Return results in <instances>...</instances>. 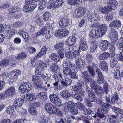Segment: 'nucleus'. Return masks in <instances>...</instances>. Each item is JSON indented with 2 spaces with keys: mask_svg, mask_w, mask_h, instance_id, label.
I'll list each match as a JSON object with an SVG mask.
<instances>
[{
  "mask_svg": "<svg viewBox=\"0 0 123 123\" xmlns=\"http://www.w3.org/2000/svg\"><path fill=\"white\" fill-rule=\"evenodd\" d=\"M70 111L72 114L74 115L78 113V110L74 108V106L70 107Z\"/></svg>",
  "mask_w": 123,
  "mask_h": 123,
  "instance_id": "nucleus-53",
  "label": "nucleus"
},
{
  "mask_svg": "<svg viewBox=\"0 0 123 123\" xmlns=\"http://www.w3.org/2000/svg\"><path fill=\"white\" fill-rule=\"evenodd\" d=\"M86 10V8L81 7L76 9L73 12V15L77 17H82Z\"/></svg>",
  "mask_w": 123,
  "mask_h": 123,
  "instance_id": "nucleus-9",
  "label": "nucleus"
},
{
  "mask_svg": "<svg viewBox=\"0 0 123 123\" xmlns=\"http://www.w3.org/2000/svg\"><path fill=\"white\" fill-rule=\"evenodd\" d=\"M49 97L50 101L56 106L60 107L62 105V101L59 98L57 93L51 94L49 95Z\"/></svg>",
  "mask_w": 123,
  "mask_h": 123,
  "instance_id": "nucleus-3",
  "label": "nucleus"
},
{
  "mask_svg": "<svg viewBox=\"0 0 123 123\" xmlns=\"http://www.w3.org/2000/svg\"><path fill=\"white\" fill-rule=\"evenodd\" d=\"M98 11L99 12L102 13L104 14L108 12L107 8H106L105 7H100L99 8Z\"/></svg>",
  "mask_w": 123,
  "mask_h": 123,
  "instance_id": "nucleus-58",
  "label": "nucleus"
},
{
  "mask_svg": "<svg viewBox=\"0 0 123 123\" xmlns=\"http://www.w3.org/2000/svg\"><path fill=\"white\" fill-rule=\"evenodd\" d=\"M10 5V3L7 2L4 3H1L0 5V7L3 8H4L8 7Z\"/></svg>",
  "mask_w": 123,
  "mask_h": 123,
  "instance_id": "nucleus-62",
  "label": "nucleus"
},
{
  "mask_svg": "<svg viewBox=\"0 0 123 123\" xmlns=\"http://www.w3.org/2000/svg\"><path fill=\"white\" fill-rule=\"evenodd\" d=\"M97 46L96 43L95 42H92L91 44L90 50L91 52H94L95 51Z\"/></svg>",
  "mask_w": 123,
  "mask_h": 123,
  "instance_id": "nucleus-42",
  "label": "nucleus"
},
{
  "mask_svg": "<svg viewBox=\"0 0 123 123\" xmlns=\"http://www.w3.org/2000/svg\"><path fill=\"white\" fill-rule=\"evenodd\" d=\"M24 102L23 99L19 98L16 99L14 102L13 104L17 107H19L22 106Z\"/></svg>",
  "mask_w": 123,
  "mask_h": 123,
  "instance_id": "nucleus-30",
  "label": "nucleus"
},
{
  "mask_svg": "<svg viewBox=\"0 0 123 123\" xmlns=\"http://www.w3.org/2000/svg\"><path fill=\"white\" fill-rule=\"evenodd\" d=\"M49 57L51 60L56 62L60 61V59H61L59 55H58L55 53H51Z\"/></svg>",
  "mask_w": 123,
  "mask_h": 123,
  "instance_id": "nucleus-22",
  "label": "nucleus"
},
{
  "mask_svg": "<svg viewBox=\"0 0 123 123\" xmlns=\"http://www.w3.org/2000/svg\"><path fill=\"white\" fill-rule=\"evenodd\" d=\"M22 37L24 39L25 42H28L29 40L30 36L28 33L25 31H24V33L22 35Z\"/></svg>",
  "mask_w": 123,
  "mask_h": 123,
  "instance_id": "nucleus-50",
  "label": "nucleus"
},
{
  "mask_svg": "<svg viewBox=\"0 0 123 123\" xmlns=\"http://www.w3.org/2000/svg\"><path fill=\"white\" fill-rule=\"evenodd\" d=\"M29 112L32 115H34L36 114L37 111L35 108L32 105L28 109Z\"/></svg>",
  "mask_w": 123,
  "mask_h": 123,
  "instance_id": "nucleus-45",
  "label": "nucleus"
},
{
  "mask_svg": "<svg viewBox=\"0 0 123 123\" xmlns=\"http://www.w3.org/2000/svg\"><path fill=\"white\" fill-rule=\"evenodd\" d=\"M55 109V106H53L51 103H48L45 105L44 109L49 114H52Z\"/></svg>",
  "mask_w": 123,
  "mask_h": 123,
  "instance_id": "nucleus-11",
  "label": "nucleus"
},
{
  "mask_svg": "<svg viewBox=\"0 0 123 123\" xmlns=\"http://www.w3.org/2000/svg\"><path fill=\"white\" fill-rule=\"evenodd\" d=\"M117 117L115 115L110 116L108 118L109 122L110 123H115L117 120Z\"/></svg>",
  "mask_w": 123,
  "mask_h": 123,
  "instance_id": "nucleus-43",
  "label": "nucleus"
},
{
  "mask_svg": "<svg viewBox=\"0 0 123 123\" xmlns=\"http://www.w3.org/2000/svg\"><path fill=\"white\" fill-rule=\"evenodd\" d=\"M117 47L119 48L123 47V37L119 38L117 43Z\"/></svg>",
  "mask_w": 123,
  "mask_h": 123,
  "instance_id": "nucleus-48",
  "label": "nucleus"
},
{
  "mask_svg": "<svg viewBox=\"0 0 123 123\" xmlns=\"http://www.w3.org/2000/svg\"><path fill=\"white\" fill-rule=\"evenodd\" d=\"M96 72L97 75V78H104V76L100 69L97 68L96 70Z\"/></svg>",
  "mask_w": 123,
  "mask_h": 123,
  "instance_id": "nucleus-49",
  "label": "nucleus"
},
{
  "mask_svg": "<svg viewBox=\"0 0 123 123\" xmlns=\"http://www.w3.org/2000/svg\"><path fill=\"white\" fill-rule=\"evenodd\" d=\"M83 113L85 115H90L93 114V112L89 108H88L87 109L85 108V110L83 111Z\"/></svg>",
  "mask_w": 123,
  "mask_h": 123,
  "instance_id": "nucleus-55",
  "label": "nucleus"
},
{
  "mask_svg": "<svg viewBox=\"0 0 123 123\" xmlns=\"http://www.w3.org/2000/svg\"><path fill=\"white\" fill-rule=\"evenodd\" d=\"M97 101L96 103L98 105H100L101 106L98 109V111L99 112H105L106 110H108V109H110L111 105L107 103L105 104L102 101V100L101 98H99Z\"/></svg>",
  "mask_w": 123,
  "mask_h": 123,
  "instance_id": "nucleus-4",
  "label": "nucleus"
},
{
  "mask_svg": "<svg viewBox=\"0 0 123 123\" xmlns=\"http://www.w3.org/2000/svg\"><path fill=\"white\" fill-rule=\"evenodd\" d=\"M23 22L21 21H18L14 23L13 24V26L15 28L19 27L23 25Z\"/></svg>",
  "mask_w": 123,
  "mask_h": 123,
  "instance_id": "nucleus-63",
  "label": "nucleus"
},
{
  "mask_svg": "<svg viewBox=\"0 0 123 123\" xmlns=\"http://www.w3.org/2000/svg\"><path fill=\"white\" fill-rule=\"evenodd\" d=\"M70 47L69 46H67L66 47V48L65 50V56L67 58L70 59H72V54L70 50Z\"/></svg>",
  "mask_w": 123,
  "mask_h": 123,
  "instance_id": "nucleus-24",
  "label": "nucleus"
},
{
  "mask_svg": "<svg viewBox=\"0 0 123 123\" xmlns=\"http://www.w3.org/2000/svg\"><path fill=\"white\" fill-rule=\"evenodd\" d=\"M64 79L65 82L68 85H70L72 83V80L66 76H64Z\"/></svg>",
  "mask_w": 123,
  "mask_h": 123,
  "instance_id": "nucleus-61",
  "label": "nucleus"
},
{
  "mask_svg": "<svg viewBox=\"0 0 123 123\" xmlns=\"http://www.w3.org/2000/svg\"><path fill=\"white\" fill-rule=\"evenodd\" d=\"M69 33V31L66 29H59L56 31L54 34L56 37L62 38L68 36Z\"/></svg>",
  "mask_w": 123,
  "mask_h": 123,
  "instance_id": "nucleus-7",
  "label": "nucleus"
},
{
  "mask_svg": "<svg viewBox=\"0 0 123 123\" xmlns=\"http://www.w3.org/2000/svg\"><path fill=\"white\" fill-rule=\"evenodd\" d=\"M110 56V54L109 53L107 52H104L98 56L99 60L106 59L108 58Z\"/></svg>",
  "mask_w": 123,
  "mask_h": 123,
  "instance_id": "nucleus-32",
  "label": "nucleus"
},
{
  "mask_svg": "<svg viewBox=\"0 0 123 123\" xmlns=\"http://www.w3.org/2000/svg\"><path fill=\"white\" fill-rule=\"evenodd\" d=\"M15 93V90L13 87H10L6 90L5 92L6 95L8 97H11L13 96Z\"/></svg>",
  "mask_w": 123,
  "mask_h": 123,
  "instance_id": "nucleus-21",
  "label": "nucleus"
},
{
  "mask_svg": "<svg viewBox=\"0 0 123 123\" xmlns=\"http://www.w3.org/2000/svg\"><path fill=\"white\" fill-rule=\"evenodd\" d=\"M61 95L62 97L68 99L71 97V94L70 92L67 90H64L61 92Z\"/></svg>",
  "mask_w": 123,
  "mask_h": 123,
  "instance_id": "nucleus-28",
  "label": "nucleus"
},
{
  "mask_svg": "<svg viewBox=\"0 0 123 123\" xmlns=\"http://www.w3.org/2000/svg\"><path fill=\"white\" fill-rule=\"evenodd\" d=\"M72 56V59H73L74 58H75V60L80 58V55L78 51V50L75 51L73 53Z\"/></svg>",
  "mask_w": 123,
  "mask_h": 123,
  "instance_id": "nucleus-44",
  "label": "nucleus"
},
{
  "mask_svg": "<svg viewBox=\"0 0 123 123\" xmlns=\"http://www.w3.org/2000/svg\"><path fill=\"white\" fill-rule=\"evenodd\" d=\"M35 20L37 24L40 26H42L43 25V22L40 17H36L35 18Z\"/></svg>",
  "mask_w": 123,
  "mask_h": 123,
  "instance_id": "nucleus-38",
  "label": "nucleus"
},
{
  "mask_svg": "<svg viewBox=\"0 0 123 123\" xmlns=\"http://www.w3.org/2000/svg\"><path fill=\"white\" fill-rule=\"evenodd\" d=\"M103 35L102 34V32L98 31V29L96 31H95L94 38H99L100 37L102 36Z\"/></svg>",
  "mask_w": 123,
  "mask_h": 123,
  "instance_id": "nucleus-54",
  "label": "nucleus"
},
{
  "mask_svg": "<svg viewBox=\"0 0 123 123\" xmlns=\"http://www.w3.org/2000/svg\"><path fill=\"white\" fill-rule=\"evenodd\" d=\"M20 71L18 69H14L11 72L10 74V77L9 78V81L10 83L12 84L13 82L15 81L18 79V77L21 74Z\"/></svg>",
  "mask_w": 123,
  "mask_h": 123,
  "instance_id": "nucleus-5",
  "label": "nucleus"
},
{
  "mask_svg": "<svg viewBox=\"0 0 123 123\" xmlns=\"http://www.w3.org/2000/svg\"><path fill=\"white\" fill-rule=\"evenodd\" d=\"M107 29V27L105 24L100 25L98 28V31L102 32L103 35Z\"/></svg>",
  "mask_w": 123,
  "mask_h": 123,
  "instance_id": "nucleus-33",
  "label": "nucleus"
},
{
  "mask_svg": "<svg viewBox=\"0 0 123 123\" xmlns=\"http://www.w3.org/2000/svg\"><path fill=\"white\" fill-rule=\"evenodd\" d=\"M31 80L33 82L35 86L40 88L42 84V81L41 78L35 75H32L31 77Z\"/></svg>",
  "mask_w": 123,
  "mask_h": 123,
  "instance_id": "nucleus-10",
  "label": "nucleus"
},
{
  "mask_svg": "<svg viewBox=\"0 0 123 123\" xmlns=\"http://www.w3.org/2000/svg\"><path fill=\"white\" fill-rule=\"evenodd\" d=\"M81 74L83 79L86 81H89L90 79L91 78L88 72L86 71L81 72Z\"/></svg>",
  "mask_w": 123,
  "mask_h": 123,
  "instance_id": "nucleus-26",
  "label": "nucleus"
},
{
  "mask_svg": "<svg viewBox=\"0 0 123 123\" xmlns=\"http://www.w3.org/2000/svg\"><path fill=\"white\" fill-rule=\"evenodd\" d=\"M75 64L78 66L80 70L81 69L85 67L86 64L84 59L80 58L75 60Z\"/></svg>",
  "mask_w": 123,
  "mask_h": 123,
  "instance_id": "nucleus-15",
  "label": "nucleus"
},
{
  "mask_svg": "<svg viewBox=\"0 0 123 123\" xmlns=\"http://www.w3.org/2000/svg\"><path fill=\"white\" fill-rule=\"evenodd\" d=\"M99 66L103 71H107L108 70L107 64L104 61H103L99 63Z\"/></svg>",
  "mask_w": 123,
  "mask_h": 123,
  "instance_id": "nucleus-27",
  "label": "nucleus"
},
{
  "mask_svg": "<svg viewBox=\"0 0 123 123\" xmlns=\"http://www.w3.org/2000/svg\"><path fill=\"white\" fill-rule=\"evenodd\" d=\"M73 65L71 63L69 62L67 64L66 67L63 68V73L65 75H68L71 73V69L73 66Z\"/></svg>",
  "mask_w": 123,
  "mask_h": 123,
  "instance_id": "nucleus-16",
  "label": "nucleus"
},
{
  "mask_svg": "<svg viewBox=\"0 0 123 123\" xmlns=\"http://www.w3.org/2000/svg\"><path fill=\"white\" fill-rule=\"evenodd\" d=\"M119 60L118 56L117 55H114L111 57L110 61V66L111 68H114L117 63Z\"/></svg>",
  "mask_w": 123,
  "mask_h": 123,
  "instance_id": "nucleus-18",
  "label": "nucleus"
},
{
  "mask_svg": "<svg viewBox=\"0 0 123 123\" xmlns=\"http://www.w3.org/2000/svg\"><path fill=\"white\" fill-rule=\"evenodd\" d=\"M18 8L16 7H11L8 9V11L9 13H13L17 12Z\"/></svg>",
  "mask_w": 123,
  "mask_h": 123,
  "instance_id": "nucleus-56",
  "label": "nucleus"
},
{
  "mask_svg": "<svg viewBox=\"0 0 123 123\" xmlns=\"http://www.w3.org/2000/svg\"><path fill=\"white\" fill-rule=\"evenodd\" d=\"M65 45L63 43L60 42L54 46L55 49L57 52L61 59H62L64 57V49Z\"/></svg>",
  "mask_w": 123,
  "mask_h": 123,
  "instance_id": "nucleus-2",
  "label": "nucleus"
},
{
  "mask_svg": "<svg viewBox=\"0 0 123 123\" xmlns=\"http://www.w3.org/2000/svg\"><path fill=\"white\" fill-rule=\"evenodd\" d=\"M46 0H38L40 1L39 4V10H42L44 9L46 7Z\"/></svg>",
  "mask_w": 123,
  "mask_h": 123,
  "instance_id": "nucleus-31",
  "label": "nucleus"
},
{
  "mask_svg": "<svg viewBox=\"0 0 123 123\" xmlns=\"http://www.w3.org/2000/svg\"><path fill=\"white\" fill-rule=\"evenodd\" d=\"M38 62L39 65L36 68L35 73L39 77H41L44 74V69L47 67V65L45 63L42 61H38Z\"/></svg>",
  "mask_w": 123,
  "mask_h": 123,
  "instance_id": "nucleus-1",
  "label": "nucleus"
},
{
  "mask_svg": "<svg viewBox=\"0 0 123 123\" xmlns=\"http://www.w3.org/2000/svg\"><path fill=\"white\" fill-rule=\"evenodd\" d=\"M14 106L13 105L12 106H10L7 107L6 109L7 112V113L11 114L13 112V106Z\"/></svg>",
  "mask_w": 123,
  "mask_h": 123,
  "instance_id": "nucleus-59",
  "label": "nucleus"
},
{
  "mask_svg": "<svg viewBox=\"0 0 123 123\" xmlns=\"http://www.w3.org/2000/svg\"><path fill=\"white\" fill-rule=\"evenodd\" d=\"M103 87V90L105 93L106 94H108L109 92V89L108 84L106 82L104 84Z\"/></svg>",
  "mask_w": 123,
  "mask_h": 123,
  "instance_id": "nucleus-52",
  "label": "nucleus"
},
{
  "mask_svg": "<svg viewBox=\"0 0 123 123\" xmlns=\"http://www.w3.org/2000/svg\"><path fill=\"white\" fill-rule=\"evenodd\" d=\"M72 96L73 97L79 101H82V98L79 93L75 92H73V94H72Z\"/></svg>",
  "mask_w": 123,
  "mask_h": 123,
  "instance_id": "nucleus-39",
  "label": "nucleus"
},
{
  "mask_svg": "<svg viewBox=\"0 0 123 123\" xmlns=\"http://www.w3.org/2000/svg\"><path fill=\"white\" fill-rule=\"evenodd\" d=\"M87 98L89 101L91 102H95L97 99V97L95 95V92L91 94L88 95Z\"/></svg>",
  "mask_w": 123,
  "mask_h": 123,
  "instance_id": "nucleus-35",
  "label": "nucleus"
},
{
  "mask_svg": "<svg viewBox=\"0 0 123 123\" xmlns=\"http://www.w3.org/2000/svg\"><path fill=\"white\" fill-rule=\"evenodd\" d=\"M100 49L102 50H105L108 48L110 43L107 41L104 40L101 42Z\"/></svg>",
  "mask_w": 123,
  "mask_h": 123,
  "instance_id": "nucleus-23",
  "label": "nucleus"
},
{
  "mask_svg": "<svg viewBox=\"0 0 123 123\" xmlns=\"http://www.w3.org/2000/svg\"><path fill=\"white\" fill-rule=\"evenodd\" d=\"M100 18L97 14H91L88 17V20L91 22L95 23L99 20Z\"/></svg>",
  "mask_w": 123,
  "mask_h": 123,
  "instance_id": "nucleus-20",
  "label": "nucleus"
},
{
  "mask_svg": "<svg viewBox=\"0 0 123 123\" xmlns=\"http://www.w3.org/2000/svg\"><path fill=\"white\" fill-rule=\"evenodd\" d=\"M37 96L36 94L32 93H29L26 95V98L29 100V101H35L36 100Z\"/></svg>",
  "mask_w": 123,
  "mask_h": 123,
  "instance_id": "nucleus-29",
  "label": "nucleus"
},
{
  "mask_svg": "<svg viewBox=\"0 0 123 123\" xmlns=\"http://www.w3.org/2000/svg\"><path fill=\"white\" fill-rule=\"evenodd\" d=\"M87 82H90V87L93 90L95 89L97 85H98L96 81L91 78L90 79L89 81H87Z\"/></svg>",
  "mask_w": 123,
  "mask_h": 123,
  "instance_id": "nucleus-37",
  "label": "nucleus"
},
{
  "mask_svg": "<svg viewBox=\"0 0 123 123\" xmlns=\"http://www.w3.org/2000/svg\"><path fill=\"white\" fill-rule=\"evenodd\" d=\"M50 16V14L49 12H45L43 15V18L45 21H47Z\"/></svg>",
  "mask_w": 123,
  "mask_h": 123,
  "instance_id": "nucleus-47",
  "label": "nucleus"
},
{
  "mask_svg": "<svg viewBox=\"0 0 123 123\" xmlns=\"http://www.w3.org/2000/svg\"><path fill=\"white\" fill-rule=\"evenodd\" d=\"M112 42L115 43L118 39V34L116 30L113 29H111L108 35Z\"/></svg>",
  "mask_w": 123,
  "mask_h": 123,
  "instance_id": "nucleus-8",
  "label": "nucleus"
},
{
  "mask_svg": "<svg viewBox=\"0 0 123 123\" xmlns=\"http://www.w3.org/2000/svg\"><path fill=\"white\" fill-rule=\"evenodd\" d=\"M54 3V8H58L62 6L63 3V1L62 0H58L53 2Z\"/></svg>",
  "mask_w": 123,
  "mask_h": 123,
  "instance_id": "nucleus-36",
  "label": "nucleus"
},
{
  "mask_svg": "<svg viewBox=\"0 0 123 123\" xmlns=\"http://www.w3.org/2000/svg\"><path fill=\"white\" fill-rule=\"evenodd\" d=\"M27 57V55L24 52H22L20 54L16 57V59L19 60L22 59H24Z\"/></svg>",
  "mask_w": 123,
  "mask_h": 123,
  "instance_id": "nucleus-40",
  "label": "nucleus"
},
{
  "mask_svg": "<svg viewBox=\"0 0 123 123\" xmlns=\"http://www.w3.org/2000/svg\"><path fill=\"white\" fill-rule=\"evenodd\" d=\"M121 23L120 20L115 19L110 24L109 26L111 28H112V29L117 28L118 29L121 27Z\"/></svg>",
  "mask_w": 123,
  "mask_h": 123,
  "instance_id": "nucleus-14",
  "label": "nucleus"
},
{
  "mask_svg": "<svg viewBox=\"0 0 123 123\" xmlns=\"http://www.w3.org/2000/svg\"><path fill=\"white\" fill-rule=\"evenodd\" d=\"M48 119L46 117L43 116L40 118L39 121L41 123H47L48 121Z\"/></svg>",
  "mask_w": 123,
  "mask_h": 123,
  "instance_id": "nucleus-60",
  "label": "nucleus"
},
{
  "mask_svg": "<svg viewBox=\"0 0 123 123\" xmlns=\"http://www.w3.org/2000/svg\"><path fill=\"white\" fill-rule=\"evenodd\" d=\"M76 41L75 37L74 36H71L66 41V44L68 45H71L74 43Z\"/></svg>",
  "mask_w": 123,
  "mask_h": 123,
  "instance_id": "nucleus-25",
  "label": "nucleus"
},
{
  "mask_svg": "<svg viewBox=\"0 0 123 123\" xmlns=\"http://www.w3.org/2000/svg\"><path fill=\"white\" fill-rule=\"evenodd\" d=\"M109 109H108V110H106L105 112H99L98 111V109L97 110V113H96L95 115L93 116V117L94 118H96L97 117H99L100 118H104L105 117V116L104 114V113H105L106 112L108 111Z\"/></svg>",
  "mask_w": 123,
  "mask_h": 123,
  "instance_id": "nucleus-34",
  "label": "nucleus"
},
{
  "mask_svg": "<svg viewBox=\"0 0 123 123\" xmlns=\"http://www.w3.org/2000/svg\"><path fill=\"white\" fill-rule=\"evenodd\" d=\"M76 106L77 108L81 111L85 110V108L84 105L80 102H78L76 103Z\"/></svg>",
  "mask_w": 123,
  "mask_h": 123,
  "instance_id": "nucleus-46",
  "label": "nucleus"
},
{
  "mask_svg": "<svg viewBox=\"0 0 123 123\" xmlns=\"http://www.w3.org/2000/svg\"><path fill=\"white\" fill-rule=\"evenodd\" d=\"M79 50L81 49L82 51L86 50L87 49V43L86 39L83 38H80L79 41Z\"/></svg>",
  "mask_w": 123,
  "mask_h": 123,
  "instance_id": "nucleus-12",
  "label": "nucleus"
},
{
  "mask_svg": "<svg viewBox=\"0 0 123 123\" xmlns=\"http://www.w3.org/2000/svg\"><path fill=\"white\" fill-rule=\"evenodd\" d=\"M69 75L70 77L73 79H76L78 78V75L75 72H71Z\"/></svg>",
  "mask_w": 123,
  "mask_h": 123,
  "instance_id": "nucleus-64",
  "label": "nucleus"
},
{
  "mask_svg": "<svg viewBox=\"0 0 123 123\" xmlns=\"http://www.w3.org/2000/svg\"><path fill=\"white\" fill-rule=\"evenodd\" d=\"M107 3L110 9L114 10L117 7L118 3L116 0H107Z\"/></svg>",
  "mask_w": 123,
  "mask_h": 123,
  "instance_id": "nucleus-13",
  "label": "nucleus"
},
{
  "mask_svg": "<svg viewBox=\"0 0 123 123\" xmlns=\"http://www.w3.org/2000/svg\"><path fill=\"white\" fill-rule=\"evenodd\" d=\"M31 88V85L29 82L23 83L21 84L19 86V91L22 93H25L28 92Z\"/></svg>",
  "mask_w": 123,
  "mask_h": 123,
  "instance_id": "nucleus-6",
  "label": "nucleus"
},
{
  "mask_svg": "<svg viewBox=\"0 0 123 123\" xmlns=\"http://www.w3.org/2000/svg\"><path fill=\"white\" fill-rule=\"evenodd\" d=\"M58 68L56 63H53L50 67V69L53 72L55 73L57 72V69Z\"/></svg>",
  "mask_w": 123,
  "mask_h": 123,
  "instance_id": "nucleus-51",
  "label": "nucleus"
},
{
  "mask_svg": "<svg viewBox=\"0 0 123 123\" xmlns=\"http://www.w3.org/2000/svg\"><path fill=\"white\" fill-rule=\"evenodd\" d=\"M40 99L42 101L45 100L47 98V97L45 92H41L38 95Z\"/></svg>",
  "mask_w": 123,
  "mask_h": 123,
  "instance_id": "nucleus-41",
  "label": "nucleus"
},
{
  "mask_svg": "<svg viewBox=\"0 0 123 123\" xmlns=\"http://www.w3.org/2000/svg\"><path fill=\"white\" fill-rule=\"evenodd\" d=\"M69 23V20L68 18H63L60 20L59 25L61 27L64 28L68 25Z\"/></svg>",
  "mask_w": 123,
  "mask_h": 123,
  "instance_id": "nucleus-17",
  "label": "nucleus"
},
{
  "mask_svg": "<svg viewBox=\"0 0 123 123\" xmlns=\"http://www.w3.org/2000/svg\"><path fill=\"white\" fill-rule=\"evenodd\" d=\"M87 68L89 73L92 76L94 77L95 75V73L92 67L90 66H87Z\"/></svg>",
  "mask_w": 123,
  "mask_h": 123,
  "instance_id": "nucleus-57",
  "label": "nucleus"
},
{
  "mask_svg": "<svg viewBox=\"0 0 123 123\" xmlns=\"http://www.w3.org/2000/svg\"><path fill=\"white\" fill-rule=\"evenodd\" d=\"M13 60V59L12 57H10L8 60H3L0 62V66L3 67H6L12 63Z\"/></svg>",
  "mask_w": 123,
  "mask_h": 123,
  "instance_id": "nucleus-19",
  "label": "nucleus"
}]
</instances>
